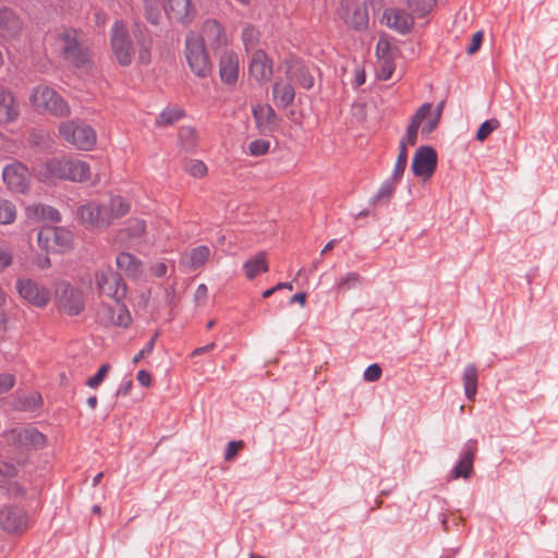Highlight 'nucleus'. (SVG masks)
<instances>
[{"mask_svg":"<svg viewBox=\"0 0 558 558\" xmlns=\"http://www.w3.org/2000/svg\"><path fill=\"white\" fill-rule=\"evenodd\" d=\"M216 347V343L215 342H211V343H208L204 347H198L196 349L193 350L192 352V356H198V355H202L204 353H207L209 351H211L214 348Z\"/></svg>","mask_w":558,"mask_h":558,"instance_id":"nucleus-61","label":"nucleus"},{"mask_svg":"<svg viewBox=\"0 0 558 558\" xmlns=\"http://www.w3.org/2000/svg\"><path fill=\"white\" fill-rule=\"evenodd\" d=\"M140 384L144 387H148L151 383V375L145 369H141L136 376Z\"/></svg>","mask_w":558,"mask_h":558,"instance_id":"nucleus-58","label":"nucleus"},{"mask_svg":"<svg viewBox=\"0 0 558 558\" xmlns=\"http://www.w3.org/2000/svg\"><path fill=\"white\" fill-rule=\"evenodd\" d=\"M109 368L110 365L108 363L102 364L97 373L87 379L86 385L90 388H97L104 381Z\"/></svg>","mask_w":558,"mask_h":558,"instance_id":"nucleus-47","label":"nucleus"},{"mask_svg":"<svg viewBox=\"0 0 558 558\" xmlns=\"http://www.w3.org/2000/svg\"><path fill=\"white\" fill-rule=\"evenodd\" d=\"M54 299L57 308L69 316H77L85 308L83 291L68 281L57 284Z\"/></svg>","mask_w":558,"mask_h":558,"instance_id":"nucleus-3","label":"nucleus"},{"mask_svg":"<svg viewBox=\"0 0 558 558\" xmlns=\"http://www.w3.org/2000/svg\"><path fill=\"white\" fill-rule=\"evenodd\" d=\"M287 78L299 86L310 89L314 86L313 71L300 61H291L286 64Z\"/></svg>","mask_w":558,"mask_h":558,"instance_id":"nucleus-23","label":"nucleus"},{"mask_svg":"<svg viewBox=\"0 0 558 558\" xmlns=\"http://www.w3.org/2000/svg\"><path fill=\"white\" fill-rule=\"evenodd\" d=\"M383 23L401 34L409 33L413 26V19L400 9H387L383 16Z\"/></svg>","mask_w":558,"mask_h":558,"instance_id":"nucleus-25","label":"nucleus"},{"mask_svg":"<svg viewBox=\"0 0 558 558\" xmlns=\"http://www.w3.org/2000/svg\"><path fill=\"white\" fill-rule=\"evenodd\" d=\"M144 1H145L147 20L153 24H157L158 20L160 17V12L158 10L156 0H144Z\"/></svg>","mask_w":558,"mask_h":558,"instance_id":"nucleus-48","label":"nucleus"},{"mask_svg":"<svg viewBox=\"0 0 558 558\" xmlns=\"http://www.w3.org/2000/svg\"><path fill=\"white\" fill-rule=\"evenodd\" d=\"M167 270L168 267L165 263H158L151 267V274L157 278L166 276Z\"/></svg>","mask_w":558,"mask_h":558,"instance_id":"nucleus-59","label":"nucleus"},{"mask_svg":"<svg viewBox=\"0 0 558 558\" xmlns=\"http://www.w3.org/2000/svg\"><path fill=\"white\" fill-rule=\"evenodd\" d=\"M442 104L434 108L430 104H423L411 119L408 126V140L417 136H428L438 125L441 117Z\"/></svg>","mask_w":558,"mask_h":558,"instance_id":"nucleus-2","label":"nucleus"},{"mask_svg":"<svg viewBox=\"0 0 558 558\" xmlns=\"http://www.w3.org/2000/svg\"><path fill=\"white\" fill-rule=\"evenodd\" d=\"M22 31L23 22L19 14L10 8H0V37L12 40L17 38Z\"/></svg>","mask_w":558,"mask_h":558,"instance_id":"nucleus-16","label":"nucleus"},{"mask_svg":"<svg viewBox=\"0 0 558 558\" xmlns=\"http://www.w3.org/2000/svg\"><path fill=\"white\" fill-rule=\"evenodd\" d=\"M116 304H117V308L111 310V317H110L111 323L114 326L128 327L132 322L130 311L128 310V307L123 303V301L120 303H116Z\"/></svg>","mask_w":558,"mask_h":558,"instance_id":"nucleus-36","label":"nucleus"},{"mask_svg":"<svg viewBox=\"0 0 558 558\" xmlns=\"http://www.w3.org/2000/svg\"><path fill=\"white\" fill-rule=\"evenodd\" d=\"M95 281L100 294L120 303L126 295V284L121 275L111 267L99 269L95 275Z\"/></svg>","mask_w":558,"mask_h":558,"instance_id":"nucleus-6","label":"nucleus"},{"mask_svg":"<svg viewBox=\"0 0 558 558\" xmlns=\"http://www.w3.org/2000/svg\"><path fill=\"white\" fill-rule=\"evenodd\" d=\"M209 45L211 49H218L228 44V37L225 27L216 20H207L203 24L202 35L197 36Z\"/></svg>","mask_w":558,"mask_h":558,"instance_id":"nucleus-19","label":"nucleus"},{"mask_svg":"<svg viewBox=\"0 0 558 558\" xmlns=\"http://www.w3.org/2000/svg\"><path fill=\"white\" fill-rule=\"evenodd\" d=\"M376 56L377 77L379 80L387 81L392 76V73L395 72L398 49L391 45L388 38L380 37L376 46Z\"/></svg>","mask_w":558,"mask_h":558,"instance_id":"nucleus-12","label":"nucleus"},{"mask_svg":"<svg viewBox=\"0 0 558 558\" xmlns=\"http://www.w3.org/2000/svg\"><path fill=\"white\" fill-rule=\"evenodd\" d=\"M37 242L47 252L61 253L72 246L73 235L68 229L44 226L37 234Z\"/></svg>","mask_w":558,"mask_h":558,"instance_id":"nucleus-7","label":"nucleus"},{"mask_svg":"<svg viewBox=\"0 0 558 558\" xmlns=\"http://www.w3.org/2000/svg\"><path fill=\"white\" fill-rule=\"evenodd\" d=\"M15 377L12 374H0V395L8 392L13 388Z\"/></svg>","mask_w":558,"mask_h":558,"instance_id":"nucleus-53","label":"nucleus"},{"mask_svg":"<svg viewBox=\"0 0 558 558\" xmlns=\"http://www.w3.org/2000/svg\"><path fill=\"white\" fill-rule=\"evenodd\" d=\"M253 114L260 133L267 134L277 125V118L269 105H256L253 107Z\"/></svg>","mask_w":558,"mask_h":558,"instance_id":"nucleus-27","label":"nucleus"},{"mask_svg":"<svg viewBox=\"0 0 558 558\" xmlns=\"http://www.w3.org/2000/svg\"><path fill=\"white\" fill-rule=\"evenodd\" d=\"M34 215L44 220L49 222H60L61 221V214L59 210L52 206L38 204L33 209Z\"/></svg>","mask_w":558,"mask_h":558,"instance_id":"nucleus-37","label":"nucleus"},{"mask_svg":"<svg viewBox=\"0 0 558 558\" xmlns=\"http://www.w3.org/2000/svg\"><path fill=\"white\" fill-rule=\"evenodd\" d=\"M21 112L20 104L12 92L0 86V123L14 122Z\"/></svg>","mask_w":558,"mask_h":558,"instance_id":"nucleus-22","label":"nucleus"},{"mask_svg":"<svg viewBox=\"0 0 558 558\" xmlns=\"http://www.w3.org/2000/svg\"><path fill=\"white\" fill-rule=\"evenodd\" d=\"M46 442V437L35 427H24L22 448H41Z\"/></svg>","mask_w":558,"mask_h":558,"instance_id":"nucleus-35","label":"nucleus"},{"mask_svg":"<svg viewBox=\"0 0 558 558\" xmlns=\"http://www.w3.org/2000/svg\"><path fill=\"white\" fill-rule=\"evenodd\" d=\"M306 293L305 292H298L290 299V303H300L302 306L305 305L306 302Z\"/></svg>","mask_w":558,"mask_h":558,"instance_id":"nucleus-63","label":"nucleus"},{"mask_svg":"<svg viewBox=\"0 0 558 558\" xmlns=\"http://www.w3.org/2000/svg\"><path fill=\"white\" fill-rule=\"evenodd\" d=\"M437 163L438 155L435 148L428 145H422L415 150L411 163V170L414 177L426 182L435 174Z\"/></svg>","mask_w":558,"mask_h":558,"instance_id":"nucleus-10","label":"nucleus"},{"mask_svg":"<svg viewBox=\"0 0 558 558\" xmlns=\"http://www.w3.org/2000/svg\"><path fill=\"white\" fill-rule=\"evenodd\" d=\"M117 266L128 276L136 278L142 274V262L136 256L128 252H121L117 256Z\"/></svg>","mask_w":558,"mask_h":558,"instance_id":"nucleus-30","label":"nucleus"},{"mask_svg":"<svg viewBox=\"0 0 558 558\" xmlns=\"http://www.w3.org/2000/svg\"><path fill=\"white\" fill-rule=\"evenodd\" d=\"M243 269L246 278L250 280L254 279L259 274L267 272L269 266L265 253H258L253 258L247 259L243 264Z\"/></svg>","mask_w":558,"mask_h":558,"instance_id":"nucleus-33","label":"nucleus"},{"mask_svg":"<svg viewBox=\"0 0 558 558\" xmlns=\"http://www.w3.org/2000/svg\"><path fill=\"white\" fill-rule=\"evenodd\" d=\"M41 404V396L39 393H33L29 396V404L25 405V409L38 408Z\"/></svg>","mask_w":558,"mask_h":558,"instance_id":"nucleus-62","label":"nucleus"},{"mask_svg":"<svg viewBox=\"0 0 558 558\" xmlns=\"http://www.w3.org/2000/svg\"><path fill=\"white\" fill-rule=\"evenodd\" d=\"M241 38L246 51L255 49L259 41V31L253 25H245Z\"/></svg>","mask_w":558,"mask_h":558,"instance_id":"nucleus-38","label":"nucleus"},{"mask_svg":"<svg viewBox=\"0 0 558 558\" xmlns=\"http://www.w3.org/2000/svg\"><path fill=\"white\" fill-rule=\"evenodd\" d=\"M146 223L144 220L136 219L129 226V233L131 236L138 238L145 233Z\"/></svg>","mask_w":558,"mask_h":558,"instance_id":"nucleus-55","label":"nucleus"},{"mask_svg":"<svg viewBox=\"0 0 558 558\" xmlns=\"http://www.w3.org/2000/svg\"><path fill=\"white\" fill-rule=\"evenodd\" d=\"M23 429L24 427H15L12 429H8L3 433V436L7 439L8 445L22 448L23 447Z\"/></svg>","mask_w":558,"mask_h":558,"instance_id":"nucleus-44","label":"nucleus"},{"mask_svg":"<svg viewBox=\"0 0 558 558\" xmlns=\"http://www.w3.org/2000/svg\"><path fill=\"white\" fill-rule=\"evenodd\" d=\"M360 284L361 276L355 271H351L337 280L336 288L338 292H345L357 288Z\"/></svg>","mask_w":558,"mask_h":558,"instance_id":"nucleus-39","label":"nucleus"},{"mask_svg":"<svg viewBox=\"0 0 558 558\" xmlns=\"http://www.w3.org/2000/svg\"><path fill=\"white\" fill-rule=\"evenodd\" d=\"M157 335H155L145 345L144 348L134 355L132 362L134 364L138 363L144 356L150 354L154 350L155 342H156Z\"/></svg>","mask_w":558,"mask_h":558,"instance_id":"nucleus-54","label":"nucleus"},{"mask_svg":"<svg viewBox=\"0 0 558 558\" xmlns=\"http://www.w3.org/2000/svg\"><path fill=\"white\" fill-rule=\"evenodd\" d=\"M210 257V250L207 245H199L182 255L180 264L189 270H197Z\"/></svg>","mask_w":558,"mask_h":558,"instance_id":"nucleus-28","label":"nucleus"},{"mask_svg":"<svg viewBox=\"0 0 558 558\" xmlns=\"http://www.w3.org/2000/svg\"><path fill=\"white\" fill-rule=\"evenodd\" d=\"M239 57L233 51H225L219 61V74L223 83L233 85L239 77Z\"/></svg>","mask_w":558,"mask_h":558,"instance_id":"nucleus-24","label":"nucleus"},{"mask_svg":"<svg viewBox=\"0 0 558 558\" xmlns=\"http://www.w3.org/2000/svg\"><path fill=\"white\" fill-rule=\"evenodd\" d=\"M28 525L27 512L17 506L4 507L0 510V527L8 533L24 531Z\"/></svg>","mask_w":558,"mask_h":558,"instance_id":"nucleus-14","label":"nucleus"},{"mask_svg":"<svg viewBox=\"0 0 558 558\" xmlns=\"http://www.w3.org/2000/svg\"><path fill=\"white\" fill-rule=\"evenodd\" d=\"M383 374L381 367L378 364H371L364 371L363 377L366 381H377Z\"/></svg>","mask_w":558,"mask_h":558,"instance_id":"nucleus-51","label":"nucleus"},{"mask_svg":"<svg viewBox=\"0 0 558 558\" xmlns=\"http://www.w3.org/2000/svg\"><path fill=\"white\" fill-rule=\"evenodd\" d=\"M184 170L194 178H203L207 174V166L198 159H187L184 162Z\"/></svg>","mask_w":558,"mask_h":558,"instance_id":"nucleus-42","label":"nucleus"},{"mask_svg":"<svg viewBox=\"0 0 558 558\" xmlns=\"http://www.w3.org/2000/svg\"><path fill=\"white\" fill-rule=\"evenodd\" d=\"M183 116V111L179 108L165 109L157 119V124L167 126L178 121Z\"/></svg>","mask_w":558,"mask_h":558,"instance_id":"nucleus-43","label":"nucleus"},{"mask_svg":"<svg viewBox=\"0 0 558 558\" xmlns=\"http://www.w3.org/2000/svg\"><path fill=\"white\" fill-rule=\"evenodd\" d=\"M69 168H66V179L73 182H85L90 177L89 165L85 161L69 158Z\"/></svg>","mask_w":558,"mask_h":558,"instance_id":"nucleus-32","label":"nucleus"},{"mask_svg":"<svg viewBox=\"0 0 558 558\" xmlns=\"http://www.w3.org/2000/svg\"><path fill=\"white\" fill-rule=\"evenodd\" d=\"M244 446V442L242 440H231L228 442L226 451H225V460L226 461H232L240 449H242Z\"/></svg>","mask_w":558,"mask_h":558,"instance_id":"nucleus-49","label":"nucleus"},{"mask_svg":"<svg viewBox=\"0 0 558 558\" xmlns=\"http://www.w3.org/2000/svg\"><path fill=\"white\" fill-rule=\"evenodd\" d=\"M270 142H250L248 151L252 156L265 155L269 149Z\"/></svg>","mask_w":558,"mask_h":558,"instance_id":"nucleus-52","label":"nucleus"},{"mask_svg":"<svg viewBox=\"0 0 558 558\" xmlns=\"http://www.w3.org/2000/svg\"><path fill=\"white\" fill-rule=\"evenodd\" d=\"M59 135L64 140H96V131L83 121H65L59 125Z\"/></svg>","mask_w":558,"mask_h":558,"instance_id":"nucleus-20","label":"nucleus"},{"mask_svg":"<svg viewBox=\"0 0 558 558\" xmlns=\"http://www.w3.org/2000/svg\"><path fill=\"white\" fill-rule=\"evenodd\" d=\"M2 178L8 189L14 193H25L29 187L28 172L22 163L5 166Z\"/></svg>","mask_w":558,"mask_h":558,"instance_id":"nucleus-15","label":"nucleus"},{"mask_svg":"<svg viewBox=\"0 0 558 558\" xmlns=\"http://www.w3.org/2000/svg\"><path fill=\"white\" fill-rule=\"evenodd\" d=\"M32 105L39 111L63 117L70 113V108L63 98L52 88L39 85L31 95Z\"/></svg>","mask_w":558,"mask_h":558,"instance_id":"nucleus-4","label":"nucleus"},{"mask_svg":"<svg viewBox=\"0 0 558 558\" xmlns=\"http://www.w3.org/2000/svg\"><path fill=\"white\" fill-rule=\"evenodd\" d=\"M12 263V254L5 250L0 247V270H4Z\"/></svg>","mask_w":558,"mask_h":558,"instance_id":"nucleus-57","label":"nucleus"},{"mask_svg":"<svg viewBox=\"0 0 558 558\" xmlns=\"http://www.w3.org/2000/svg\"><path fill=\"white\" fill-rule=\"evenodd\" d=\"M337 16L355 31L365 29L369 20L366 4L361 0H340Z\"/></svg>","mask_w":558,"mask_h":558,"instance_id":"nucleus-8","label":"nucleus"},{"mask_svg":"<svg viewBox=\"0 0 558 558\" xmlns=\"http://www.w3.org/2000/svg\"><path fill=\"white\" fill-rule=\"evenodd\" d=\"M110 45L118 63L122 66L130 65L134 49L126 26L122 21H117L112 25Z\"/></svg>","mask_w":558,"mask_h":558,"instance_id":"nucleus-9","label":"nucleus"},{"mask_svg":"<svg viewBox=\"0 0 558 558\" xmlns=\"http://www.w3.org/2000/svg\"><path fill=\"white\" fill-rule=\"evenodd\" d=\"M435 0H409V7L418 15H424L432 9Z\"/></svg>","mask_w":558,"mask_h":558,"instance_id":"nucleus-46","label":"nucleus"},{"mask_svg":"<svg viewBox=\"0 0 558 558\" xmlns=\"http://www.w3.org/2000/svg\"><path fill=\"white\" fill-rule=\"evenodd\" d=\"M15 288L20 296L33 306L46 307L51 300L49 289L31 278H19Z\"/></svg>","mask_w":558,"mask_h":558,"instance_id":"nucleus-11","label":"nucleus"},{"mask_svg":"<svg viewBox=\"0 0 558 558\" xmlns=\"http://www.w3.org/2000/svg\"><path fill=\"white\" fill-rule=\"evenodd\" d=\"M499 125L500 123L497 119H490L485 121L477 131L476 140H485L492 134L494 130L498 129Z\"/></svg>","mask_w":558,"mask_h":558,"instance_id":"nucleus-45","label":"nucleus"},{"mask_svg":"<svg viewBox=\"0 0 558 558\" xmlns=\"http://www.w3.org/2000/svg\"><path fill=\"white\" fill-rule=\"evenodd\" d=\"M399 181L392 180V178L387 179L384 181L378 189L377 193L372 197V203L389 199L395 191H396V184Z\"/></svg>","mask_w":558,"mask_h":558,"instance_id":"nucleus-41","label":"nucleus"},{"mask_svg":"<svg viewBox=\"0 0 558 558\" xmlns=\"http://www.w3.org/2000/svg\"><path fill=\"white\" fill-rule=\"evenodd\" d=\"M407 165H408V159H405L403 155L398 156L392 174L390 178H392V180H397L400 182L403 177Z\"/></svg>","mask_w":558,"mask_h":558,"instance_id":"nucleus-50","label":"nucleus"},{"mask_svg":"<svg viewBox=\"0 0 558 558\" xmlns=\"http://www.w3.org/2000/svg\"><path fill=\"white\" fill-rule=\"evenodd\" d=\"M483 41V32H476L471 38V43L466 49L469 54H474L481 47Z\"/></svg>","mask_w":558,"mask_h":558,"instance_id":"nucleus-56","label":"nucleus"},{"mask_svg":"<svg viewBox=\"0 0 558 558\" xmlns=\"http://www.w3.org/2000/svg\"><path fill=\"white\" fill-rule=\"evenodd\" d=\"M41 169H38V174L41 180L50 179H66V168H69V158L53 157L40 163Z\"/></svg>","mask_w":558,"mask_h":558,"instance_id":"nucleus-26","label":"nucleus"},{"mask_svg":"<svg viewBox=\"0 0 558 558\" xmlns=\"http://www.w3.org/2000/svg\"><path fill=\"white\" fill-rule=\"evenodd\" d=\"M465 398L470 401L475 399L477 393L478 372L475 364H468L462 374Z\"/></svg>","mask_w":558,"mask_h":558,"instance_id":"nucleus-31","label":"nucleus"},{"mask_svg":"<svg viewBox=\"0 0 558 558\" xmlns=\"http://www.w3.org/2000/svg\"><path fill=\"white\" fill-rule=\"evenodd\" d=\"M54 48L59 54L77 69L87 70L90 66V56L82 44L81 34L73 28L61 32L56 40Z\"/></svg>","mask_w":558,"mask_h":558,"instance_id":"nucleus-1","label":"nucleus"},{"mask_svg":"<svg viewBox=\"0 0 558 558\" xmlns=\"http://www.w3.org/2000/svg\"><path fill=\"white\" fill-rule=\"evenodd\" d=\"M131 388H132V380L123 379L117 390V395L118 396H126L130 393Z\"/></svg>","mask_w":558,"mask_h":558,"instance_id":"nucleus-60","label":"nucleus"},{"mask_svg":"<svg viewBox=\"0 0 558 558\" xmlns=\"http://www.w3.org/2000/svg\"><path fill=\"white\" fill-rule=\"evenodd\" d=\"M16 218L15 205L4 198L0 197V223L9 225L12 223Z\"/></svg>","mask_w":558,"mask_h":558,"instance_id":"nucleus-40","label":"nucleus"},{"mask_svg":"<svg viewBox=\"0 0 558 558\" xmlns=\"http://www.w3.org/2000/svg\"><path fill=\"white\" fill-rule=\"evenodd\" d=\"M77 214L83 223L92 227L109 226V216L105 204L88 203L81 206Z\"/></svg>","mask_w":558,"mask_h":558,"instance_id":"nucleus-18","label":"nucleus"},{"mask_svg":"<svg viewBox=\"0 0 558 558\" xmlns=\"http://www.w3.org/2000/svg\"><path fill=\"white\" fill-rule=\"evenodd\" d=\"M167 16L175 22L189 24L194 16L191 0H163Z\"/></svg>","mask_w":558,"mask_h":558,"instance_id":"nucleus-21","label":"nucleus"},{"mask_svg":"<svg viewBox=\"0 0 558 558\" xmlns=\"http://www.w3.org/2000/svg\"><path fill=\"white\" fill-rule=\"evenodd\" d=\"M109 216V225L113 219L126 215L130 210V204L120 195L111 196L108 204H105Z\"/></svg>","mask_w":558,"mask_h":558,"instance_id":"nucleus-34","label":"nucleus"},{"mask_svg":"<svg viewBox=\"0 0 558 558\" xmlns=\"http://www.w3.org/2000/svg\"><path fill=\"white\" fill-rule=\"evenodd\" d=\"M3 466H4L5 470L4 471L1 470L0 474H3V475L9 476V477H12V476L15 475L16 470H15V466L13 464L3 462Z\"/></svg>","mask_w":558,"mask_h":558,"instance_id":"nucleus-64","label":"nucleus"},{"mask_svg":"<svg viewBox=\"0 0 558 558\" xmlns=\"http://www.w3.org/2000/svg\"><path fill=\"white\" fill-rule=\"evenodd\" d=\"M477 452V441L469 439L459 456V459L450 472V478H469L473 473V463Z\"/></svg>","mask_w":558,"mask_h":558,"instance_id":"nucleus-13","label":"nucleus"},{"mask_svg":"<svg viewBox=\"0 0 558 558\" xmlns=\"http://www.w3.org/2000/svg\"><path fill=\"white\" fill-rule=\"evenodd\" d=\"M291 80L287 78V75L279 78L272 88L274 101L277 106L288 107L294 100V88Z\"/></svg>","mask_w":558,"mask_h":558,"instance_id":"nucleus-29","label":"nucleus"},{"mask_svg":"<svg viewBox=\"0 0 558 558\" xmlns=\"http://www.w3.org/2000/svg\"><path fill=\"white\" fill-rule=\"evenodd\" d=\"M250 76L257 82H268L272 76V61L265 51L255 50L248 65Z\"/></svg>","mask_w":558,"mask_h":558,"instance_id":"nucleus-17","label":"nucleus"},{"mask_svg":"<svg viewBox=\"0 0 558 558\" xmlns=\"http://www.w3.org/2000/svg\"><path fill=\"white\" fill-rule=\"evenodd\" d=\"M185 59L191 71L198 77H206L211 71L209 56L203 40L194 33L186 37Z\"/></svg>","mask_w":558,"mask_h":558,"instance_id":"nucleus-5","label":"nucleus"}]
</instances>
